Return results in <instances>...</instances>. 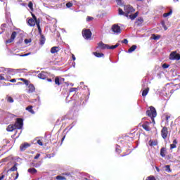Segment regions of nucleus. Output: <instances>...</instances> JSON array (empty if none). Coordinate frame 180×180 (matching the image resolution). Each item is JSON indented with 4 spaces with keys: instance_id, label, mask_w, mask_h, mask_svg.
I'll return each instance as SVG.
<instances>
[{
    "instance_id": "obj_28",
    "label": "nucleus",
    "mask_w": 180,
    "mask_h": 180,
    "mask_svg": "<svg viewBox=\"0 0 180 180\" xmlns=\"http://www.w3.org/2000/svg\"><path fill=\"white\" fill-rule=\"evenodd\" d=\"M118 12H119V15H124V16H126L125 11H123L122 8H119Z\"/></svg>"
},
{
    "instance_id": "obj_50",
    "label": "nucleus",
    "mask_w": 180,
    "mask_h": 180,
    "mask_svg": "<svg viewBox=\"0 0 180 180\" xmlns=\"http://www.w3.org/2000/svg\"><path fill=\"white\" fill-rule=\"evenodd\" d=\"M37 144H39V146H43V142H41V141H40V140H38Z\"/></svg>"
},
{
    "instance_id": "obj_15",
    "label": "nucleus",
    "mask_w": 180,
    "mask_h": 180,
    "mask_svg": "<svg viewBox=\"0 0 180 180\" xmlns=\"http://www.w3.org/2000/svg\"><path fill=\"white\" fill-rule=\"evenodd\" d=\"M60 51V47L58 46H53L51 49V53L52 54H55V53H58Z\"/></svg>"
},
{
    "instance_id": "obj_34",
    "label": "nucleus",
    "mask_w": 180,
    "mask_h": 180,
    "mask_svg": "<svg viewBox=\"0 0 180 180\" xmlns=\"http://www.w3.org/2000/svg\"><path fill=\"white\" fill-rule=\"evenodd\" d=\"M28 7L30 8V9H31V11H33V3L30 2L28 4Z\"/></svg>"
},
{
    "instance_id": "obj_30",
    "label": "nucleus",
    "mask_w": 180,
    "mask_h": 180,
    "mask_svg": "<svg viewBox=\"0 0 180 180\" xmlns=\"http://www.w3.org/2000/svg\"><path fill=\"white\" fill-rule=\"evenodd\" d=\"M161 25H162V27L164 28L165 30H167L168 28H167V26L165 25V22L162 21V22H161Z\"/></svg>"
},
{
    "instance_id": "obj_61",
    "label": "nucleus",
    "mask_w": 180,
    "mask_h": 180,
    "mask_svg": "<svg viewBox=\"0 0 180 180\" xmlns=\"http://www.w3.org/2000/svg\"><path fill=\"white\" fill-rule=\"evenodd\" d=\"M4 178H5V175H1V176H0V180H2V179H4Z\"/></svg>"
},
{
    "instance_id": "obj_49",
    "label": "nucleus",
    "mask_w": 180,
    "mask_h": 180,
    "mask_svg": "<svg viewBox=\"0 0 180 180\" xmlns=\"http://www.w3.org/2000/svg\"><path fill=\"white\" fill-rule=\"evenodd\" d=\"M39 157H40V153H37V154L36 155V156L34 157V160L39 159Z\"/></svg>"
},
{
    "instance_id": "obj_54",
    "label": "nucleus",
    "mask_w": 180,
    "mask_h": 180,
    "mask_svg": "<svg viewBox=\"0 0 180 180\" xmlns=\"http://www.w3.org/2000/svg\"><path fill=\"white\" fill-rule=\"evenodd\" d=\"M170 116L169 115H167L166 116V120H167V122H168V120L170 119Z\"/></svg>"
},
{
    "instance_id": "obj_58",
    "label": "nucleus",
    "mask_w": 180,
    "mask_h": 180,
    "mask_svg": "<svg viewBox=\"0 0 180 180\" xmlns=\"http://www.w3.org/2000/svg\"><path fill=\"white\" fill-rule=\"evenodd\" d=\"M18 178H19V173L18 172L16 173V176L15 178V180L18 179Z\"/></svg>"
},
{
    "instance_id": "obj_5",
    "label": "nucleus",
    "mask_w": 180,
    "mask_h": 180,
    "mask_svg": "<svg viewBox=\"0 0 180 180\" xmlns=\"http://www.w3.org/2000/svg\"><path fill=\"white\" fill-rule=\"evenodd\" d=\"M14 126L15 129L22 130L23 129V120L22 118H17Z\"/></svg>"
},
{
    "instance_id": "obj_6",
    "label": "nucleus",
    "mask_w": 180,
    "mask_h": 180,
    "mask_svg": "<svg viewBox=\"0 0 180 180\" xmlns=\"http://www.w3.org/2000/svg\"><path fill=\"white\" fill-rule=\"evenodd\" d=\"M63 175L65 176H57L56 179L57 180H69L72 179V175L70 174V173H64Z\"/></svg>"
},
{
    "instance_id": "obj_20",
    "label": "nucleus",
    "mask_w": 180,
    "mask_h": 180,
    "mask_svg": "<svg viewBox=\"0 0 180 180\" xmlns=\"http://www.w3.org/2000/svg\"><path fill=\"white\" fill-rule=\"evenodd\" d=\"M150 91V89L148 87H147L146 89H145L143 92H142V96H147L148 91Z\"/></svg>"
},
{
    "instance_id": "obj_13",
    "label": "nucleus",
    "mask_w": 180,
    "mask_h": 180,
    "mask_svg": "<svg viewBox=\"0 0 180 180\" xmlns=\"http://www.w3.org/2000/svg\"><path fill=\"white\" fill-rule=\"evenodd\" d=\"M38 78H39V79H46L47 78V72H41L39 73Z\"/></svg>"
},
{
    "instance_id": "obj_46",
    "label": "nucleus",
    "mask_w": 180,
    "mask_h": 180,
    "mask_svg": "<svg viewBox=\"0 0 180 180\" xmlns=\"http://www.w3.org/2000/svg\"><path fill=\"white\" fill-rule=\"evenodd\" d=\"M72 127H74V125L72 124H71L68 127V131H70V130H71V129H72Z\"/></svg>"
},
{
    "instance_id": "obj_1",
    "label": "nucleus",
    "mask_w": 180,
    "mask_h": 180,
    "mask_svg": "<svg viewBox=\"0 0 180 180\" xmlns=\"http://www.w3.org/2000/svg\"><path fill=\"white\" fill-rule=\"evenodd\" d=\"M32 18L29 19L27 21L29 26H34L35 25H37L39 32L41 33V28L40 27V20H37L34 14L32 13Z\"/></svg>"
},
{
    "instance_id": "obj_37",
    "label": "nucleus",
    "mask_w": 180,
    "mask_h": 180,
    "mask_svg": "<svg viewBox=\"0 0 180 180\" xmlns=\"http://www.w3.org/2000/svg\"><path fill=\"white\" fill-rule=\"evenodd\" d=\"M174 148H176V145L175 143H172L170 145V149L172 150Z\"/></svg>"
},
{
    "instance_id": "obj_38",
    "label": "nucleus",
    "mask_w": 180,
    "mask_h": 180,
    "mask_svg": "<svg viewBox=\"0 0 180 180\" xmlns=\"http://www.w3.org/2000/svg\"><path fill=\"white\" fill-rule=\"evenodd\" d=\"M77 88H71L70 89V92H77Z\"/></svg>"
},
{
    "instance_id": "obj_8",
    "label": "nucleus",
    "mask_w": 180,
    "mask_h": 180,
    "mask_svg": "<svg viewBox=\"0 0 180 180\" xmlns=\"http://www.w3.org/2000/svg\"><path fill=\"white\" fill-rule=\"evenodd\" d=\"M111 29L114 34H120V33L122 32L120 27L117 25H113Z\"/></svg>"
},
{
    "instance_id": "obj_42",
    "label": "nucleus",
    "mask_w": 180,
    "mask_h": 180,
    "mask_svg": "<svg viewBox=\"0 0 180 180\" xmlns=\"http://www.w3.org/2000/svg\"><path fill=\"white\" fill-rule=\"evenodd\" d=\"M121 42L124 43V44H127V43H129V41L127 39H124Z\"/></svg>"
},
{
    "instance_id": "obj_29",
    "label": "nucleus",
    "mask_w": 180,
    "mask_h": 180,
    "mask_svg": "<svg viewBox=\"0 0 180 180\" xmlns=\"http://www.w3.org/2000/svg\"><path fill=\"white\" fill-rule=\"evenodd\" d=\"M16 34H18V32H13L12 34H11V38H12L13 39L15 40V38L16 37Z\"/></svg>"
},
{
    "instance_id": "obj_43",
    "label": "nucleus",
    "mask_w": 180,
    "mask_h": 180,
    "mask_svg": "<svg viewBox=\"0 0 180 180\" xmlns=\"http://www.w3.org/2000/svg\"><path fill=\"white\" fill-rule=\"evenodd\" d=\"M93 19H94V18L88 16L86 18V21L87 22H91V20H92Z\"/></svg>"
},
{
    "instance_id": "obj_11",
    "label": "nucleus",
    "mask_w": 180,
    "mask_h": 180,
    "mask_svg": "<svg viewBox=\"0 0 180 180\" xmlns=\"http://www.w3.org/2000/svg\"><path fill=\"white\" fill-rule=\"evenodd\" d=\"M30 146V143H24L20 145V151H25V150H26L27 148H29Z\"/></svg>"
},
{
    "instance_id": "obj_19",
    "label": "nucleus",
    "mask_w": 180,
    "mask_h": 180,
    "mask_svg": "<svg viewBox=\"0 0 180 180\" xmlns=\"http://www.w3.org/2000/svg\"><path fill=\"white\" fill-rule=\"evenodd\" d=\"M26 110H28L32 115H34V111L33 110V106L30 105L26 108Z\"/></svg>"
},
{
    "instance_id": "obj_7",
    "label": "nucleus",
    "mask_w": 180,
    "mask_h": 180,
    "mask_svg": "<svg viewBox=\"0 0 180 180\" xmlns=\"http://www.w3.org/2000/svg\"><path fill=\"white\" fill-rule=\"evenodd\" d=\"M82 36L84 37V39H91V37H92V32H91V30H84L82 31Z\"/></svg>"
},
{
    "instance_id": "obj_9",
    "label": "nucleus",
    "mask_w": 180,
    "mask_h": 180,
    "mask_svg": "<svg viewBox=\"0 0 180 180\" xmlns=\"http://www.w3.org/2000/svg\"><path fill=\"white\" fill-rule=\"evenodd\" d=\"M170 60H180V55L176 51H173L169 55Z\"/></svg>"
},
{
    "instance_id": "obj_47",
    "label": "nucleus",
    "mask_w": 180,
    "mask_h": 180,
    "mask_svg": "<svg viewBox=\"0 0 180 180\" xmlns=\"http://www.w3.org/2000/svg\"><path fill=\"white\" fill-rule=\"evenodd\" d=\"M30 54H32V53L30 52V53L22 55V57H27V56H30Z\"/></svg>"
},
{
    "instance_id": "obj_22",
    "label": "nucleus",
    "mask_w": 180,
    "mask_h": 180,
    "mask_svg": "<svg viewBox=\"0 0 180 180\" xmlns=\"http://www.w3.org/2000/svg\"><path fill=\"white\" fill-rule=\"evenodd\" d=\"M136 49H137V46L136 45H133L127 51V53H133V51H134L136 50Z\"/></svg>"
},
{
    "instance_id": "obj_56",
    "label": "nucleus",
    "mask_w": 180,
    "mask_h": 180,
    "mask_svg": "<svg viewBox=\"0 0 180 180\" xmlns=\"http://www.w3.org/2000/svg\"><path fill=\"white\" fill-rule=\"evenodd\" d=\"M173 144H178V141H176V139H174L173 141Z\"/></svg>"
},
{
    "instance_id": "obj_27",
    "label": "nucleus",
    "mask_w": 180,
    "mask_h": 180,
    "mask_svg": "<svg viewBox=\"0 0 180 180\" xmlns=\"http://www.w3.org/2000/svg\"><path fill=\"white\" fill-rule=\"evenodd\" d=\"M160 155L162 157H165V149L164 148H162L160 150Z\"/></svg>"
},
{
    "instance_id": "obj_12",
    "label": "nucleus",
    "mask_w": 180,
    "mask_h": 180,
    "mask_svg": "<svg viewBox=\"0 0 180 180\" xmlns=\"http://www.w3.org/2000/svg\"><path fill=\"white\" fill-rule=\"evenodd\" d=\"M142 127L144 130H146V131H150V130H151V128H150V122H146L143 124Z\"/></svg>"
},
{
    "instance_id": "obj_2",
    "label": "nucleus",
    "mask_w": 180,
    "mask_h": 180,
    "mask_svg": "<svg viewBox=\"0 0 180 180\" xmlns=\"http://www.w3.org/2000/svg\"><path fill=\"white\" fill-rule=\"evenodd\" d=\"M117 47H119V44H116L115 45L109 46L108 44H103V42L101 41L98 44L97 49H101V50H105V49H107L108 50H115V49H117Z\"/></svg>"
},
{
    "instance_id": "obj_40",
    "label": "nucleus",
    "mask_w": 180,
    "mask_h": 180,
    "mask_svg": "<svg viewBox=\"0 0 180 180\" xmlns=\"http://www.w3.org/2000/svg\"><path fill=\"white\" fill-rule=\"evenodd\" d=\"M120 146H117L116 147V149H115V151H116L117 153H121V150H120Z\"/></svg>"
},
{
    "instance_id": "obj_33",
    "label": "nucleus",
    "mask_w": 180,
    "mask_h": 180,
    "mask_svg": "<svg viewBox=\"0 0 180 180\" xmlns=\"http://www.w3.org/2000/svg\"><path fill=\"white\" fill-rule=\"evenodd\" d=\"M72 2L70 1L66 4V8H72Z\"/></svg>"
},
{
    "instance_id": "obj_48",
    "label": "nucleus",
    "mask_w": 180,
    "mask_h": 180,
    "mask_svg": "<svg viewBox=\"0 0 180 180\" xmlns=\"http://www.w3.org/2000/svg\"><path fill=\"white\" fill-rule=\"evenodd\" d=\"M30 39H25V44H28V43H30Z\"/></svg>"
},
{
    "instance_id": "obj_17",
    "label": "nucleus",
    "mask_w": 180,
    "mask_h": 180,
    "mask_svg": "<svg viewBox=\"0 0 180 180\" xmlns=\"http://www.w3.org/2000/svg\"><path fill=\"white\" fill-rule=\"evenodd\" d=\"M15 129V125L14 124H10L7 127L6 130L7 131H13Z\"/></svg>"
},
{
    "instance_id": "obj_31",
    "label": "nucleus",
    "mask_w": 180,
    "mask_h": 180,
    "mask_svg": "<svg viewBox=\"0 0 180 180\" xmlns=\"http://www.w3.org/2000/svg\"><path fill=\"white\" fill-rule=\"evenodd\" d=\"M55 84L56 85H60V79L58 77L55 78Z\"/></svg>"
},
{
    "instance_id": "obj_25",
    "label": "nucleus",
    "mask_w": 180,
    "mask_h": 180,
    "mask_svg": "<svg viewBox=\"0 0 180 180\" xmlns=\"http://www.w3.org/2000/svg\"><path fill=\"white\" fill-rule=\"evenodd\" d=\"M171 15H172V10H170L168 13H164L163 18H168V16H171Z\"/></svg>"
},
{
    "instance_id": "obj_21",
    "label": "nucleus",
    "mask_w": 180,
    "mask_h": 180,
    "mask_svg": "<svg viewBox=\"0 0 180 180\" xmlns=\"http://www.w3.org/2000/svg\"><path fill=\"white\" fill-rule=\"evenodd\" d=\"M27 172H29L30 174H36V172H37V170L35 168H30L27 170Z\"/></svg>"
},
{
    "instance_id": "obj_52",
    "label": "nucleus",
    "mask_w": 180,
    "mask_h": 180,
    "mask_svg": "<svg viewBox=\"0 0 180 180\" xmlns=\"http://www.w3.org/2000/svg\"><path fill=\"white\" fill-rule=\"evenodd\" d=\"M116 2L117 5H120V4H122V0H116Z\"/></svg>"
},
{
    "instance_id": "obj_24",
    "label": "nucleus",
    "mask_w": 180,
    "mask_h": 180,
    "mask_svg": "<svg viewBox=\"0 0 180 180\" xmlns=\"http://www.w3.org/2000/svg\"><path fill=\"white\" fill-rule=\"evenodd\" d=\"M93 54L96 56L100 58L101 57H103V53H98V52H94Z\"/></svg>"
},
{
    "instance_id": "obj_3",
    "label": "nucleus",
    "mask_w": 180,
    "mask_h": 180,
    "mask_svg": "<svg viewBox=\"0 0 180 180\" xmlns=\"http://www.w3.org/2000/svg\"><path fill=\"white\" fill-rule=\"evenodd\" d=\"M146 115L150 117L152 122L155 124V120H154V117H157V111L155 110V108L153 106L150 107L146 111Z\"/></svg>"
},
{
    "instance_id": "obj_4",
    "label": "nucleus",
    "mask_w": 180,
    "mask_h": 180,
    "mask_svg": "<svg viewBox=\"0 0 180 180\" xmlns=\"http://www.w3.org/2000/svg\"><path fill=\"white\" fill-rule=\"evenodd\" d=\"M124 11L125 12V16L127 18H129V14L132 13V12H134V8L133 6L130 5L124 6Z\"/></svg>"
},
{
    "instance_id": "obj_26",
    "label": "nucleus",
    "mask_w": 180,
    "mask_h": 180,
    "mask_svg": "<svg viewBox=\"0 0 180 180\" xmlns=\"http://www.w3.org/2000/svg\"><path fill=\"white\" fill-rule=\"evenodd\" d=\"M46 41V38H44V37L43 35L41 36V39H40V44H41L43 46V44H44Z\"/></svg>"
},
{
    "instance_id": "obj_44",
    "label": "nucleus",
    "mask_w": 180,
    "mask_h": 180,
    "mask_svg": "<svg viewBox=\"0 0 180 180\" xmlns=\"http://www.w3.org/2000/svg\"><path fill=\"white\" fill-rule=\"evenodd\" d=\"M5 77H4V75L1 74L0 75V81H4Z\"/></svg>"
},
{
    "instance_id": "obj_55",
    "label": "nucleus",
    "mask_w": 180,
    "mask_h": 180,
    "mask_svg": "<svg viewBox=\"0 0 180 180\" xmlns=\"http://www.w3.org/2000/svg\"><path fill=\"white\" fill-rule=\"evenodd\" d=\"M47 158H51V157H54V155H47Z\"/></svg>"
},
{
    "instance_id": "obj_60",
    "label": "nucleus",
    "mask_w": 180,
    "mask_h": 180,
    "mask_svg": "<svg viewBox=\"0 0 180 180\" xmlns=\"http://www.w3.org/2000/svg\"><path fill=\"white\" fill-rule=\"evenodd\" d=\"M4 27H6V24L1 25V29H4Z\"/></svg>"
},
{
    "instance_id": "obj_39",
    "label": "nucleus",
    "mask_w": 180,
    "mask_h": 180,
    "mask_svg": "<svg viewBox=\"0 0 180 180\" xmlns=\"http://www.w3.org/2000/svg\"><path fill=\"white\" fill-rule=\"evenodd\" d=\"M167 172H171V169H169V165L165 167Z\"/></svg>"
},
{
    "instance_id": "obj_16",
    "label": "nucleus",
    "mask_w": 180,
    "mask_h": 180,
    "mask_svg": "<svg viewBox=\"0 0 180 180\" xmlns=\"http://www.w3.org/2000/svg\"><path fill=\"white\" fill-rule=\"evenodd\" d=\"M34 92V86L33 84L28 85V94Z\"/></svg>"
},
{
    "instance_id": "obj_53",
    "label": "nucleus",
    "mask_w": 180,
    "mask_h": 180,
    "mask_svg": "<svg viewBox=\"0 0 180 180\" xmlns=\"http://www.w3.org/2000/svg\"><path fill=\"white\" fill-rule=\"evenodd\" d=\"M72 59L73 60V61H75L76 60L75 56L74 54L72 55Z\"/></svg>"
},
{
    "instance_id": "obj_14",
    "label": "nucleus",
    "mask_w": 180,
    "mask_h": 180,
    "mask_svg": "<svg viewBox=\"0 0 180 180\" xmlns=\"http://www.w3.org/2000/svg\"><path fill=\"white\" fill-rule=\"evenodd\" d=\"M9 171H11L12 172L18 171V163H15L10 169L6 171V175H8V172H9Z\"/></svg>"
},
{
    "instance_id": "obj_57",
    "label": "nucleus",
    "mask_w": 180,
    "mask_h": 180,
    "mask_svg": "<svg viewBox=\"0 0 180 180\" xmlns=\"http://www.w3.org/2000/svg\"><path fill=\"white\" fill-rule=\"evenodd\" d=\"M138 20L139 22H141V23H143V22L144 21L143 18H139Z\"/></svg>"
},
{
    "instance_id": "obj_62",
    "label": "nucleus",
    "mask_w": 180,
    "mask_h": 180,
    "mask_svg": "<svg viewBox=\"0 0 180 180\" xmlns=\"http://www.w3.org/2000/svg\"><path fill=\"white\" fill-rule=\"evenodd\" d=\"M19 79V81H23V82H25V79H23V78H20V79Z\"/></svg>"
},
{
    "instance_id": "obj_35",
    "label": "nucleus",
    "mask_w": 180,
    "mask_h": 180,
    "mask_svg": "<svg viewBox=\"0 0 180 180\" xmlns=\"http://www.w3.org/2000/svg\"><path fill=\"white\" fill-rule=\"evenodd\" d=\"M7 101L10 102V103H13V98L12 97H8Z\"/></svg>"
},
{
    "instance_id": "obj_64",
    "label": "nucleus",
    "mask_w": 180,
    "mask_h": 180,
    "mask_svg": "<svg viewBox=\"0 0 180 180\" xmlns=\"http://www.w3.org/2000/svg\"><path fill=\"white\" fill-rule=\"evenodd\" d=\"M49 82H51V79H48Z\"/></svg>"
},
{
    "instance_id": "obj_36",
    "label": "nucleus",
    "mask_w": 180,
    "mask_h": 180,
    "mask_svg": "<svg viewBox=\"0 0 180 180\" xmlns=\"http://www.w3.org/2000/svg\"><path fill=\"white\" fill-rule=\"evenodd\" d=\"M162 68L164 69H167L169 67V65L167 64V63H165L162 65Z\"/></svg>"
},
{
    "instance_id": "obj_23",
    "label": "nucleus",
    "mask_w": 180,
    "mask_h": 180,
    "mask_svg": "<svg viewBox=\"0 0 180 180\" xmlns=\"http://www.w3.org/2000/svg\"><path fill=\"white\" fill-rule=\"evenodd\" d=\"M152 39L153 40H160L161 39V35H155V34H152Z\"/></svg>"
},
{
    "instance_id": "obj_10",
    "label": "nucleus",
    "mask_w": 180,
    "mask_h": 180,
    "mask_svg": "<svg viewBox=\"0 0 180 180\" xmlns=\"http://www.w3.org/2000/svg\"><path fill=\"white\" fill-rule=\"evenodd\" d=\"M161 134H162V139H164V140H165V139H167V137H168V128H167V127H164L161 131Z\"/></svg>"
},
{
    "instance_id": "obj_63",
    "label": "nucleus",
    "mask_w": 180,
    "mask_h": 180,
    "mask_svg": "<svg viewBox=\"0 0 180 180\" xmlns=\"http://www.w3.org/2000/svg\"><path fill=\"white\" fill-rule=\"evenodd\" d=\"M16 56H18L19 57H23V56H23V54L22 55V54H16Z\"/></svg>"
},
{
    "instance_id": "obj_32",
    "label": "nucleus",
    "mask_w": 180,
    "mask_h": 180,
    "mask_svg": "<svg viewBox=\"0 0 180 180\" xmlns=\"http://www.w3.org/2000/svg\"><path fill=\"white\" fill-rule=\"evenodd\" d=\"M32 102H37V105H40V97H37V98Z\"/></svg>"
},
{
    "instance_id": "obj_45",
    "label": "nucleus",
    "mask_w": 180,
    "mask_h": 180,
    "mask_svg": "<svg viewBox=\"0 0 180 180\" xmlns=\"http://www.w3.org/2000/svg\"><path fill=\"white\" fill-rule=\"evenodd\" d=\"M157 144H158L157 141H152L150 143V146H157Z\"/></svg>"
},
{
    "instance_id": "obj_59",
    "label": "nucleus",
    "mask_w": 180,
    "mask_h": 180,
    "mask_svg": "<svg viewBox=\"0 0 180 180\" xmlns=\"http://www.w3.org/2000/svg\"><path fill=\"white\" fill-rule=\"evenodd\" d=\"M10 82H16V79H12L10 80Z\"/></svg>"
},
{
    "instance_id": "obj_51",
    "label": "nucleus",
    "mask_w": 180,
    "mask_h": 180,
    "mask_svg": "<svg viewBox=\"0 0 180 180\" xmlns=\"http://www.w3.org/2000/svg\"><path fill=\"white\" fill-rule=\"evenodd\" d=\"M24 83H25V85H30L29 84V80H27V79L24 80Z\"/></svg>"
},
{
    "instance_id": "obj_18",
    "label": "nucleus",
    "mask_w": 180,
    "mask_h": 180,
    "mask_svg": "<svg viewBox=\"0 0 180 180\" xmlns=\"http://www.w3.org/2000/svg\"><path fill=\"white\" fill-rule=\"evenodd\" d=\"M128 16L129 17V19H131V20H134V19L136 18L137 16H139V12H136L134 14H131Z\"/></svg>"
},
{
    "instance_id": "obj_41",
    "label": "nucleus",
    "mask_w": 180,
    "mask_h": 180,
    "mask_svg": "<svg viewBox=\"0 0 180 180\" xmlns=\"http://www.w3.org/2000/svg\"><path fill=\"white\" fill-rule=\"evenodd\" d=\"M13 40H14V39H13L12 38H11V39H8V40L6 41V44L12 43V41H13Z\"/></svg>"
}]
</instances>
